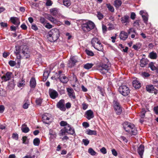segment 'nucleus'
<instances>
[{"label": "nucleus", "instance_id": "338daca9", "mask_svg": "<svg viewBox=\"0 0 158 158\" xmlns=\"http://www.w3.org/2000/svg\"><path fill=\"white\" fill-rule=\"evenodd\" d=\"M154 110L156 114H158V106L154 108Z\"/></svg>", "mask_w": 158, "mask_h": 158}, {"label": "nucleus", "instance_id": "5fc2aeb1", "mask_svg": "<svg viewBox=\"0 0 158 158\" xmlns=\"http://www.w3.org/2000/svg\"><path fill=\"white\" fill-rule=\"evenodd\" d=\"M142 17L143 19L144 22L145 23H147L148 20V17L147 16L145 15H143Z\"/></svg>", "mask_w": 158, "mask_h": 158}, {"label": "nucleus", "instance_id": "49530a36", "mask_svg": "<svg viewBox=\"0 0 158 158\" xmlns=\"http://www.w3.org/2000/svg\"><path fill=\"white\" fill-rule=\"evenodd\" d=\"M85 52L86 54L88 56H93L94 55V53L91 51L86 49L85 50Z\"/></svg>", "mask_w": 158, "mask_h": 158}, {"label": "nucleus", "instance_id": "dca6fc26", "mask_svg": "<svg viewBox=\"0 0 158 158\" xmlns=\"http://www.w3.org/2000/svg\"><path fill=\"white\" fill-rule=\"evenodd\" d=\"M85 117L88 120H90L94 117L93 112L90 110H87L85 112Z\"/></svg>", "mask_w": 158, "mask_h": 158}, {"label": "nucleus", "instance_id": "6e6552de", "mask_svg": "<svg viewBox=\"0 0 158 158\" xmlns=\"http://www.w3.org/2000/svg\"><path fill=\"white\" fill-rule=\"evenodd\" d=\"M56 107L61 111H65L66 110V107L64 100L63 99L60 100L56 104Z\"/></svg>", "mask_w": 158, "mask_h": 158}, {"label": "nucleus", "instance_id": "f257e3e1", "mask_svg": "<svg viewBox=\"0 0 158 158\" xmlns=\"http://www.w3.org/2000/svg\"><path fill=\"white\" fill-rule=\"evenodd\" d=\"M14 52L15 54H18L25 59H27L30 57V51L28 47L26 45L15 46Z\"/></svg>", "mask_w": 158, "mask_h": 158}, {"label": "nucleus", "instance_id": "e2e57ef3", "mask_svg": "<svg viewBox=\"0 0 158 158\" xmlns=\"http://www.w3.org/2000/svg\"><path fill=\"white\" fill-rule=\"evenodd\" d=\"M102 29L103 33H105L107 31V27L103 24H102Z\"/></svg>", "mask_w": 158, "mask_h": 158}, {"label": "nucleus", "instance_id": "ea45409f", "mask_svg": "<svg viewBox=\"0 0 158 158\" xmlns=\"http://www.w3.org/2000/svg\"><path fill=\"white\" fill-rule=\"evenodd\" d=\"M16 56V61H17V64L19 65L21 62L20 59L22 57L21 55H19L18 54H15Z\"/></svg>", "mask_w": 158, "mask_h": 158}, {"label": "nucleus", "instance_id": "37998d69", "mask_svg": "<svg viewBox=\"0 0 158 158\" xmlns=\"http://www.w3.org/2000/svg\"><path fill=\"white\" fill-rule=\"evenodd\" d=\"M149 67L153 71L155 70L156 69V68L154 65V64L152 62H151L149 64Z\"/></svg>", "mask_w": 158, "mask_h": 158}, {"label": "nucleus", "instance_id": "412c9836", "mask_svg": "<svg viewBox=\"0 0 158 158\" xmlns=\"http://www.w3.org/2000/svg\"><path fill=\"white\" fill-rule=\"evenodd\" d=\"M67 133L68 134L73 135L75 133L74 129L73 128H72L69 125H68L67 126L65 127Z\"/></svg>", "mask_w": 158, "mask_h": 158}, {"label": "nucleus", "instance_id": "ddd939ff", "mask_svg": "<svg viewBox=\"0 0 158 158\" xmlns=\"http://www.w3.org/2000/svg\"><path fill=\"white\" fill-rule=\"evenodd\" d=\"M51 117V115L48 113L44 114L43 116L42 119L43 122L46 123L48 124L50 122L49 119Z\"/></svg>", "mask_w": 158, "mask_h": 158}, {"label": "nucleus", "instance_id": "39448f33", "mask_svg": "<svg viewBox=\"0 0 158 158\" xmlns=\"http://www.w3.org/2000/svg\"><path fill=\"white\" fill-rule=\"evenodd\" d=\"M113 106L114 109L116 114L120 115L122 112V107L118 100L115 99L113 102Z\"/></svg>", "mask_w": 158, "mask_h": 158}, {"label": "nucleus", "instance_id": "de8ad7c7", "mask_svg": "<svg viewBox=\"0 0 158 158\" xmlns=\"http://www.w3.org/2000/svg\"><path fill=\"white\" fill-rule=\"evenodd\" d=\"M6 94V92L5 90L3 89H0V96H5Z\"/></svg>", "mask_w": 158, "mask_h": 158}, {"label": "nucleus", "instance_id": "cd10ccee", "mask_svg": "<svg viewBox=\"0 0 158 158\" xmlns=\"http://www.w3.org/2000/svg\"><path fill=\"white\" fill-rule=\"evenodd\" d=\"M95 48L99 51H102L103 50V47L101 42L98 44L96 45L95 46L93 47Z\"/></svg>", "mask_w": 158, "mask_h": 158}, {"label": "nucleus", "instance_id": "20e7f679", "mask_svg": "<svg viewBox=\"0 0 158 158\" xmlns=\"http://www.w3.org/2000/svg\"><path fill=\"white\" fill-rule=\"evenodd\" d=\"M82 29L85 32H88L95 27L94 23L91 21H88L81 25Z\"/></svg>", "mask_w": 158, "mask_h": 158}, {"label": "nucleus", "instance_id": "2eb2a0df", "mask_svg": "<svg viewBox=\"0 0 158 158\" xmlns=\"http://www.w3.org/2000/svg\"><path fill=\"white\" fill-rule=\"evenodd\" d=\"M49 94L50 97L53 99H55L58 96L57 92L52 89L49 90Z\"/></svg>", "mask_w": 158, "mask_h": 158}, {"label": "nucleus", "instance_id": "1a4fd4ad", "mask_svg": "<svg viewBox=\"0 0 158 158\" xmlns=\"http://www.w3.org/2000/svg\"><path fill=\"white\" fill-rule=\"evenodd\" d=\"M77 62V61L76 57H71L69 61V62L68 64V66L69 67L72 68L75 66L76 63Z\"/></svg>", "mask_w": 158, "mask_h": 158}, {"label": "nucleus", "instance_id": "6e6d98bb", "mask_svg": "<svg viewBox=\"0 0 158 158\" xmlns=\"http://www.w3.org/2000/svg\"><path fill=\"white\" fill-rule=\"evenodd\" d=\"M82 142L84 143V145L87 146L89 143V141L88 139H83Z\"/></svg>", "mask_w": 158, "mask_h": 158}, {"label": "nucleus", "instance_id": "052dcab7", "mask_svg": "<svg viewBox=\"0 0 158 158\" xmlns=\"http://www.w3.org/2000/svg\"><path fill=\"white\" fill-rule=\"evenodd\" d=\"M119 138L120 139L126 143H127L128 142L127 139L124 136H121Z\"/></svg>", "mask_w": 158, "mask_h": 158}, {"label": "nucleus", "instance_id": "bb28decb", "mask_svg": "<svg viewBox=\"0 0 158 158\" xmlns=\"http://www.w3.org/2000/svg\"><path fill=\"white\" fill-rule=\"evenodd\" d=\"M147 60L145 58L142 59L140 61V66L142 67H144L147 64Z\"/></svg>", "mask_w": 158, "mask_h": 158}, {"label": "nucleus", "instance_id": "58836bf2", "mask_svg": "<svg viewBox=\"0 0 158 158\" xmlns=\"http://www.w3.org/2000/svg\"><path fill=\"white\" fill-rule=\"evenodd\" d=\"M49 73L48 71L45 70L43 74V79L46 80L49 76Z\"/></svg>", "mask_w": 158, "mask_h": 158}, {"label": "nucleus", "instance_id": "c85d7f7f", "mask_svg": "<svg viewBox=\"0 0 158 158\" xmlns=\"http://www.w3.org/2000/svg\"><path fill=\"white\" fill-rule=\"evenodd\" d=\"M24 103L23 106V107L25 109H27L30 105V100L27 99H26L24 101Z\"/></svg>", "mask_w": 158, "mask_h": 158}, {"label": "nucleus", "instance_id": "4d7b16f0", "mask_svg": "<svg viewBox=\"0 0 158 158\" xmlns=\"http://www.w3.org/2000/svg\"><path fill=\"white\" fill-rule=\"evenodd\" d=\"M101 152L103 154H106V150L104 147H103L100 149Z\"/></svg>", "mask_w": 158, "mask_h": 158}, {"label": "nucleus", "instance_id": "09e8293b", "mask_svg": "<svg viewBox=\"0 0 158 158\" xmlns=\"http://www.w3.org/2000/svg\"><path fill=\"white\" fill-rule=\"evenodd\" d=\"M9 64L11 67H13L16 64V62L13 60H10L8 63Z\"/></svg>", "mask_w": 158, "mask_h": 158}, {"label": "nucleus", "instance_id": "b1692460", "mask_svg": "<svg viewBox=\"0 0 158 158\" xmlns=\"http://www.w3.org/2000/svg\"><path fill=\"white\" fill-rule=\"evenodd\" d=\"M100 42L98 39L97 38H94L91 40V44L93 47L98 44V43H99Z\"/></svg>", "mask_w": 158, "mask_h": 158}, {"label": "nucleus", "instance_id": "603ef678", "mask_svg": "<svg viewBox=\"0 0 158 158\" xmlns=\"http://www.w3.org/2000/svg\"><path fill=\"white\" fill-rule=\"evenodd\" d=\"M146 111L144 109L142 110V111L141 113L140 116L142 118H143L145 116Z\"/></svg>", "mask_w": 158, "mask_h": 158}, {"label": "nucleus", "instance_id": "4be33fe9", "mask_svg": "<svg viewBox=\"0 0 158 158\" xmlns=\"http://www.w3.org/2000/svg\"><path fill=\"white\" fill-rule=\"evenodd\" d=\"M144 151V147L143 145L141 144L138 148V152L139 155L142 157Z\"/></svg>", "mask_w": 158, "mask_h": 158}, {"label": "nucleus", "instance_id": "2f4dec72", "mask_svg": "<svg viewBox=\"0 0 158 158\" xmlns=\"http://www.w3.org/2000/svg\"><path fill=\"white\" fill-rule=\"evenodd\" d=\"M87 134L89 135H97V132L96 131L94 130H92L90 129H88L87 130Z\"/></svg>", "mask_w": 158, "mask_h": 158}, {"label": "nucleus", "instance_id": "7ed1b4c3", "mask_svg": "<svg viewBox=\"0 0 158 158\" xmlns=\"http://www.w3.org/2000/svg\"><path fill=\"white\" fill-rule=\"evenodd\" d=\"M60 36V31L58 29L54 28L51 29L48 33V38L51 42L56 41Z\"/></svg>", "mask_w": 158, "mask_h": 158}, {"label": "nucleus", "instance_id": "473e14b6", "mask_svg": "<svg viewBox=\"0 0 158 158\" xmlns=\"http://www.w3.org/2000/svg\"><path fill=\"white\" fill-rule=\"evenodd\" d=\"M63 4L67 7H68L71 5L70 0H63Z\"/></svg>", "mask_w": 158, "mask_h": 158}, {"label": "nucleus", "instance_id": "0e129e2a", "mask_svg": "<svg viewBox=\"0 0 158 158\" xmlns=\"http://www.w3.org/2000/svg\"><path fill=\"white\" fill-rule=\"evenodd\" d=\"M45 27L47 28L51 29L52 27V25L49 23H48L45 25Z\"/></svg>", "mask_w": 158, "mask_h": 158}, {"label": "nucleus", "instance_id": "a19ab883", "mask_svg": "<svg viewBox=\"0 0 158 158\" xmlns=\"http://www.w3.org/2000/svg\"><path fill=\"white\" fill-rule=\"evenodd\" d=\"M106 5L107 6L108 10L112 12H113L114 11V9L113 7L111 6L110 4H107Z\"/></svg>", "mask_w": 158, "mask_h": 158}, {"label": "nucleus", "instance_id": "4c0bfd02", "mask_svg": "<svg viewBox=\"0 0 158 158\" xmlns=\"http://www.w3.org/2000/svg\"><path fill=\"white\" fill-rule=\"evenodd\" d=\"M66 133H67V132L65 127L64 128L61 130L60 133V136L65 135Z\"/></svg>", "mask_w": 158, "mask_h": 158}, {"label": "nucleus", "instance_id": "c9c22d12", "mask_svg": "<svg viewBox=\"0 0 158 158\" xmlns=\"http://www.w3.org/2000/svg\"><path fill=\"white\" fill-rule=\"evenodd\" d=\"M149 56L150 58L152 59H156L157 57L156 53L153 52H150Z\"/></svg>", "mask_w": 158, "mask_h": 158}, {"label": "nucleus", "instance_id": "a211bd4d", "mask_svg": "<svg viewBox=\"0 0 158 158\" xmlns=\"http://www.w3.org/2000/svg\"><path fill=\"white\" fill-rule=\"evenodd\" d=\"M10 20L11 22L13 23L15 25H17V26L19 25L20 23L19 20L17 17H11L10 19Z\"/></svg>", "mask_w": 158, "mask_h": 158}, {"label": "nucleus", "instance_id": "393cba45", "mask_svg": "<svg viewBox=\"0 0 158 158\" xmlns=\"http://www.w3.org/2000/svg\"><path fill=\"white\" fill-rule=\"evenodd\" d=\"M51 14L53 16H56L58 13V9L56 8L51 9L50 10Z\"/></svg>", "mask_w": 158, "mask_h": 158}, {"label": "nucleus", "instance_id": "a878e982", "mask_svg": "<svg viewBox=\"0 0 158 158\" xmlns=\"http://www.w3.org/2000/svg\"><path fill=\"white\" fill-rule=\"evenodd\" d=\"M21 130L23 132L26 133L29 131V129L28 127H27V125L24 124L22 126Z\"/></svg>", "mask_w": 158, "mask_h": 158}, {"label": "nucleus", "instance_id": "f3484780", "mask_svg": "<svg viewBox=\"0 0 158 158\" xmlns=\"http://www.w3.org/2000/svg\"><path fill=\"white\" fill-rule=\"evenodd\" d=\"M128 36V33L125 32L124 31H121L119 35V37L121 40H125L127 38Z\"/></svg>", "mask_w": 158, "mask_h": 158}, {"label": "nucleus", "instance_id": "c756f323", "mask_svg": "<svg viewBox=\"0 0 158 158\" xmlns=\"http://www.w3.org/2000/svg\"><path fill=\"white\" fill-rule=\"evenodd\" d=\"M122 3L120 0H115L114 2V6L116 8H118L121 6Z\"/></svg>", "mask_w": 158, "mask_h": 158}, {"label": "nucleus", "instance_id": "9d476101", "mask_svg": "<svg viewBox=\"0 0 158 158\" xmlns=\"http://www.w3.org/2000/svg\"><path fill=\"white\" fill-rule=\"evenodd\" d=\"M47 19L53 23L56 24L58 25H60V22L53 18L50 15H47Z\"/></svg>", "mask_w": 158, "mask_h": 158}, {"label": "nucleus", "instance_id": "72a5a7b5", "mask_svg": "<svg viewBox=\"0 0 158 158\" xmlns=\"http://www.w3.org/2000/svg\"><path fill=\"white\" fill-rule=\"evenodd\" d=\"M8 86L9 87L10 89H13L15 86V84L13 79L12 81H9L8 83Z\"/></svg>", "mask_w": 158, "mask_h": 158}, {"label": "nucleus", "instance_id": "aec40b11", "mask_svg": "<svg viewBox=\"0 0 158 158\" xmlns=\"http://www.w3.org/2000/svg\"><path fill=\"white\" fill-rule=\"evenodd\" d=\"M133 86L135 89H139L141 86V84L139 81L137 79L132 82Z\"/></svg>", "mask_w": 158, "mask_h": 158}, {"label": "nucleus", "instance_id": "e433bc0d", "mask_svg": "<svg viewBox=\"0 0 158 158\" xmlns=\"http://www.w3.org/2000/svg\"><path fill=\"white\" fill-rule=\"evenodd\" d=\"M33 144L34 145L36 146H38L39 145L40 140L39 138H35L33 140Z\"/></svg>", "mask_w": 158, "mask_h": 158}, {"label": "nucleus", "instance_id": "79ce46f5", "mask_svg": "<svg viewBox=\"0 0 158 158\" xmlns=\"http://www.w3.org/2000/svg\"><path fill=\"white\" fill-rule=\"evenodd\" d=\"M24 81L23 80H21L19 81L18 84V86L19 88L23 87L24 85Z\"/></svg>", "mask_w": 158, "mask_h": 158}, {"label": "nucleus", "instance_id": "423d86ee", "mask_svg": "<svg viewBox=\"0 0 158 158\" xmlns=\"http://www.w3.org/2000/svg\"><path fill=\"white\" fill-rule=\"evenodd\" d=\"M118 91L123 96H126L130 93L129 88L126 85H122L119 87Z\"/></svg>", "mask_w": 158, "mask_h": 158}, {"label": "nucleus", "instance_id": "bf43d9fd", "mask_svg": "<svg viewBox=\"0 0 158 158\" xmlns=\"http://www.w3.org/2000/svg\"><path fill=\"white\" fill-rule=\"evenodd\" d=\"M12 137L13 138L17 140L18 139V135L17 134L13 133L12 135Z\"/></svg>", "mask_w": 158, "mask_h": 158}, {"label": "nucleus", "instance_id": "8fccbe9b", "mask_svg": "<svg viewBox=\"0 0 158 158\" xmlns=\"http://www.w3.org/2000/svg\"><path fill=\"white\" fill-rule=\"evenodd\" d=\"M27 137L26 136L23 137V143L24 144H27L28 143V141L27 140Z\"/></svg>", "mask_w": 158, "mask_h": 158}, {"label": "nucleus", "instance_id": "f8f14e48", "mask_svg": "<svg viewBox=\"0 0 158 158\" xmlns=\"http://www.w3.org/2000/svg\"><path fill=\"white\" fill-rule=\"evenodd\" d=\"M67 90L68 92V94L69 97L72 99H75L76 98V96L73 90L71 88H67Z\"/></svg>", "mask_w": 158, "mask_h": 158}, {"label": "nucleus", "instance_id": "4468645a", "mask_svg": "<svg viewBox=\"0 0 158 158\" xmlns=\"http://www.w3.org/2000/svg\"><path fill=\"white\" fill-rule=\"evenodd\" d=\"M146 90L150 93H154L156 94L157 93V90L154 88L153 85H148L146 87Z\"/></svg>", "mask_w": 158, "mask_h": 158}, {"label": "nucleus", "instance_id": "3c124183", "mask_svg": "<svg viewBox=\"0 0 158 158\" xmlns=\"http://www.w3.org/2000/svg\"><path fill=\"white\" fill-rule=\"evenodd\" d=\"M69 125L66 122L62 121H61L60 123V125L62 126H64L65 127L67 126L68 125Z\"/></svg>", "mask_w": 158, "mask_h": 158}, {"label": "nucleus", "instance_id": "7c9ffc66", "mask_svg": "<svg viewBox=\"0 0 158 158\" xmlns=\"http://www.w3.org/2000/svg\"><path fill=\"white\" fill-rule=\"evenodd\" d=\"M36 81L35 79L32 78L30 81V86L31 87L34 88L36 85Z\"/></svg>", "mask_w": 158, "mask_h": 158}, {"label": "nucleus", "instance_id": "9b49d317", "mask_svg": "<svg viewBox=\"0 0 158 158\" xmlns=\"http://www.w3.org/2000/svg\"><path fill=\"white\" fill-rule=\"evenodd\" d=\"M12 73L10 72H7L5 75L1 77V79L3 81H6L10 79Z\"/></svg>", "mask_w": 158, "mask_h": 158}, {"label": "nucleus", "instance_id": "c03bdc74", "mask_svg": "<svg viewBox=\"0 0 158 158\" xmlns=\"http://www.w3.org/2000/svg\"><path fill=\"white\" fill-rule=\"evenodd\" d=\"M88 152L91 155L94 156L96 154L95 151L92 148H90L88 149Z\"/></svg>", "mask_w": 158, "mask_h": 158}, {"label": "nucleus", "instance_id": "864d4df0", "mask_svg": "<svg viewBox=\"0 0 158 158\" xmlns=\"http://www.w3.org/2000/svg\"><path fill=\"white\" fill-rule=\"evenodd\" d=\"M42 102V100L41 98H38L36 100V102L37 105H40Z\"/></svg>", "mask_w": 158, "mask_h": 158}, {"label": "nucleus", "instance_id": "774afa93", "mask_svg": "<svg viewBox=\"0 0 158 158\" xmlns=\"http://www.w3.org/2000/svg\"><path fill=\"white\" fill-rule=\"evenodd\" d=\"M35 155H33L32 156L31 155H26L23 157V158H35Z\"/></svg>", "mask_w": 158, "mask_h": 158}, {"label": "nucleus", "instance_id": "f03ea898", "mask_svg": "<svg viewBox=\"0 0 158 158\" xmlns=\"http://www.w3.org/2000/svg\"><path fill=\"white\" fill-rule=\"evenodd\" d=\"M123 127L125 131L129 134L133 135H135L137 134V130L133 124L126 122L123 124Z\"/></svg>", "mask_w": 158, "mask_h": 158}, {"label": "nucleus", "instance_id": "6ab92c4d", "mask_svg": "<svg viewBox=\"0 0 158 158\" xmlns=\"http://www.w3.org/2000/svg\"><path fill=\"white\" fill-rule=\"evenodd\" d=\"M60 79V81L63 83H66L68 81V79L64 74H60L58 77Z\"/></svg>", "mask_w": 158, "mask_h": 158}, {"label": "nucleus", "instance_id": "13d9d810", "mask_svg": "<svg viewBox=\"0 0 158 158\" xmlns=\"http://www.w3.org/2000/svg\"><path fill=\"white\" fill-rule=\"evenodd\" d=\"M82 125L85 128H86L89 126V124L86 122H84L82 123Z\"/></svg>", "mask_w": 158, "mask_h": 158}, {"label": "nucleus", "instance_id": "a18cd8bd", "mask_svg": "<svg viewBox=\"0 0 158 158\" xmlns=\"http://www.w3.org/2000/svg\"><path fill=\"white\" fill-rule=\"evenodd\" d=\"M103 15L100 12H97V17L98 19L100 20H102L103 18Z\"/></svg>", "mask_w": 158, "mask_h": 158}, {"label": "nucleus", "instance_id": "0eeeda50", "mask_svg": "<svg viewBox=\"0 0 158 158\" xmlns=\"http://www.w3.org/2000/svg\"><path fill=\"white\" fill-rule=\"evenodd\" d=\"M110 68V66L107 64H101L99 68V70L100 72L102 73H105L108 72Z\"/></svg>", "mask_w": 158, "mask_h": 158}, {"label": "nucleus", "instance_id": "5701e85b", "mask_svg": "<svg viewBox=\"0 0 158 158\" xmlns=\"http://www.w3.org/2000/svg\"><path fill=\"white\" fill-rule=\"evenodd\" d=\"M129 16L128 15H125L121 18V20L122 23H125V24L129 22Z\"/></svg>", "mask_w": 158, "mask_h": 158}, {"label": "nucleus", "instance_id": "f704fd0d", "mask_svg": "<svg viewBox=\"0 0 158 158\" xmlns=\"http://www.w3.org/2000/svg\"><path fill=\"white\" fill-rule=\"evenodd\" d=\"M94 65V64L92 63H87L84 66V68L87 69H89L91 68Z\"/></svg>", "mask_w": 158, "mask_h": 158}, {"label": "nucleus", "instance_id": "680f3d73", "mask_svg": "<svg viewBox=\"0 0 158 158\" xmlns=\"http://www.w3.org/2000/svg\"><path fill=\"white\" fill-rule=\"evenodd\" d=\"M52 4V2L50 0H48L46 4L47 6H51Z\"/></svg>", "mask_w": 158, "mask_h": 158}, {"label": "nucleus", "instance_id": "69168bd1", "mask_svg": "<svg viewBox=\"0 0 158 158\" xmlns=\"http://www.w3.org/2000/svg\"><path fill=\"white\" fill-rule=\"evenodd\" d=\"M31 28L35 31H36L38 30V27L35 24H32V25Z\"/></svg>", "mask_w": 158, "mask_h": 158}]
</instances>
